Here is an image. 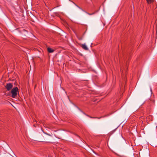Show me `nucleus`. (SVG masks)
I'll return each mask as SVG.
<instances>
[{
	"label": "nucleus",
	"instance_id": "423d86ee",
	"mask_svg": "<svg viewBox=\"0 0 157 157\" xmlns=\"http://www.w3.org/2000/svg\"><path fill=\"white\" fill-rule=\"evenodd\" d=\"M47 50L48 52L49 53H52L54 51V49L49 47L47 48Z\"/></svg>",
	"mask_w": 157,
	"mask_h": 157
},
{
	"label": "nucleus",
	"instance_id": "39448f33",
	"mask_svg": "<svg viewBox=\"0 0 157 157\" xmlns=\"http://www.w3.org/2000/svg\"><path fill=\"white\" fill-rule=\"evenodd\" d=\"M81 47L83 49H84L86 50H88V49L86 46V45L85 44H82L81 45Z\"/></svg>",
	"mask_w": 157,
	"mask_h": 157
},
{
	"label": "nucleus",
	"instance_id": "f03ea898",
	"mask_svg": "<svg viewBox=\"0 0 157 157\" xmlns=\"http://www.w3.org/2000/svg\"><path fill=\"white\" fill-rule=\"evenodd\" d=\"M22 37L23 38L26 39L29 37V33L28 31L25 29H23L21 32Z\"/></svg>",
	"mask_w": 157,
	"mask_h": 157
},
{
	"label": "nucleus",
	"instance_id": "7ed1b4c3",
	"mask_svg": "<svg viewBox=\"0 0 157 157\" xmlns=\"http://www.w3.org/2000/svg\"><path fill=\"white\" fill-rule=\"evenodd\" d=\"M7 91H10L13 89V84L11 83H7L5 86Z\"/></svg>",
	"mask_w": 157,
	"mask_h": 157
},
{
	"label": "nucleus",
	"instance_id": "9d476101",
	"mask_svg": "<svg viewBox=\"0 0 157 157\" xmlns=\"http://www.w3.org/2000/svg\"><path fill=\"white\" fill-rule=\"evenodd\" d=\"M87 14H88L89 15H93L94 14V13H89L87 12H86Z\"/></svg>",
	"mask_w": 157,
	"mask_h": 157
},
{
	"label": "nucleus",
	"instance_id": "f257e3e1",
	"mask_svg": "<svg viewBox=\"0 0 157 157\" xmlns=\"http://www.w3.org/2000/svg\"><path fill=\"white\" fill-rule=\"evenodd\" d=\"M10 96L12 98H16L19 95L18 89L17 87H15L13 88L10 93Z\"/></svg>",
	"mask_w": 157,
	"mask_h": 157
},
{
	"label": "nucleus",
	"instance_id": "20e7f679",
	"mask_svg": "<svg viewBox=\"0 0 157 157\" xmlns=\"http://www.w3.org/2000/svg\"><path fill=\"white\" fill-rule=\"evenodd\" d=\"M44 133L48 136H45L44 137L45 139L48 140H51L52 136L48 133Z\"/></svg>",
	"mask_w": 157,
	"mask_h": 157
},
{
	"label": "nucleus",
	"instance_id": "0eeeda50",
	"mask_svg": "<svg viewBox=\"0 0 157 157\" xmlns=\"http://www.w3.org/2000/svg\"><path fill=\"white\" fill-rule=\"evenodd\" d=\"M146 1L148 4H150L154 2V0H146Z\"/></svg>",
	"mask_w": 157,
	"mask_h": 157
},
{
	"label": "nucleus",
	"instance_id": "9b49d317",
	"mask_svg": "<svg viewBox=\"0 0 157 157\" xmlns=\"http://www.w3.org/2000/svg\"><path fill=\"white\" fill-rule=\"evenodd\" d=\"M35 121L36 122H37L36 121V120H35V121L34 120V122Z\"/></svg>",
	"mask_w": 157,
	"mask_h": 157
},
{
	"label": "nucleus",
	"instance_id": "f8f14e48",
	"mask_svg": "<svg viewBox=\"0 0 157 157\" xmlns=\"http://www.w3.org/2000/svg\"><path fill=\"white\" fill-rule=\"evenodd\" d=\"M82 38H80V39H79V40H82Z\"/></svg>",
	"mask_w": 157,
	"mask_h": 157
},
{
	"label": "nucleus",
	"instance_id": "6e6552de",
	"mask_svg": "<svg viewBox=\"0 0 157 157\" xmlns=\"http://www.w3.org/2000/svg\"><path fill=\"white\" fill-rule=\"evenodd\" d=\"M86 115L87 116L89 117L90 118H98V119L100 118H98V117H90L89 115H86Z\"/></svg>",
	"mask_w": 157,
	"mask_h": 157
},
{
	"label": "nucleus",
	"instance_id": "1a4fd4ad",
	"mask_svg": "<svg viewBox=\"0 0 157 157\" xmlns=\"http://www.w3.org/2000/svg\"><path fill=\"white\" fill-rule=\"evenodd\" d=\"M40 142H45L46 143H52V142L50 141H40Z\"/></svg>",
	"mask_w": 157,
	"mask_h": 157
}]
</instances>
